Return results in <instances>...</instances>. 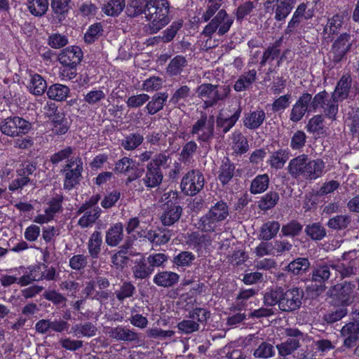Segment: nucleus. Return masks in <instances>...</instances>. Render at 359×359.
Instances as JSON below:
<instances>
[{"label":"nucleus","mask_w":359,"mask_h":359,"mask_svg":"<svg viewBox=\"0 0 359 359\" xmlns=\"http://www.w3.org/2000/svg\"><path fill=\"white\" fill-rule=\"evenodd\" d=\"M198 149L195 141L187 142L183 147L180 153V160L184 163L190 162Z\"/></svg>","instance_id":"nucleus-61"},{"label":"nucleus","mask_w":359,"mask_h":359,"mask_svg":"<svg viewBox=\"0 0 359 359\" xmlns=\"http://www.w3.org/2000/svg\"><path fill=\"white\" fill-rule=\"evenodd\" d=\"M215 118L203 114L192 126L190 134L200 142L208 143L214 137Z\"/></svg>","instance_id":"nucleus-5"},{"label":"nucleus","mask_w":359,"mask_h":359,"mask_svg":"<svg viewBox=\"0 0 359 359\" xmlns=\"http://www.w3.org/2000/svg\"><path fill=\"white\" fill-rule=\"evenodd\" d=\"M47 88L46 82L39 74L32 76L29 86V91L35 95H42Z\"/></svg>","instance_id":"nucleus-53"},{"label":"nucleus","mask_w":359,"mask_h":359,"mask_svg":"<svg viewBox=\"0 0 359 359\" xmlns=\"http://www.w3.org/2000/svg\"><path fill=\"white\" fill-rule=\"evenodd\" d=\"M338 100H334V97H331L325 102V104L321 108L323 111L325 116L332 120H335L336 115L338 113L339 104Z\"/></svg>","instance_id":"nucleus-59"},{"label":"nucleus","mask_w":359,"mask_h":359,"mask_svg":"<svg viewBox=\"0 0 359 359\" xmlns=\"http://www.w3.org/2000/svg\"><path fill=\"white\" fill-rule=\"evenodd\" d=\"M83 170V161L79 156L69 159L61 170V172L65 175L64 189L72 190L79 184L82 177Z\"/></svg>","instance_id":"nucleus-4"},{"label":"nucleus","mask_w":359,"mask_h":359,"mask_svg":"<svg viewBox=\"0 0 359 359\" xmlns=\"http://www.w3.org/2000/svg\"><path fill=\"white\" fill-rule=\"evenodd\" d=\"M235 165L229 157L224 156L222 159L218 171V180L222 185L227 184L234 175Z\"/></svg>","instance_id":"nucleus-23"},{"label":"nucleus","mask_w":359,"mask_h":359,"mask_svg":"<svg viewBox=\"0 0 359 359\" xmlns=\"http://www.w3.org/2000/svg\"><path fill=\"white\" fill-rule=\"evenodd\" d=\"M168 97V94L167 93H156L146 106L147 113L154 115L163 109Z\"/></svg>","instance_id":"nucleus-31"},{"label":"nucleus","mask_w":359,"mask_h":359,"mask_svg":"<svg viewBox=\"0 0 359 359\" xmlns=\"http://www.w3.org/2000/svg\"><path fill=\"white\" fill-rule=\"evenodd\" d=\"M258 1H247L241 4L236 10V18L237 20L241 21L245 16L250 15L253 13L254 10L258 6Z\"/></svg>","instance_id":"nucleus-56"},{"label":"nucleus","mask_w":359,"mask_h":359,"mask_svg":"<svg viewBox=\"0 0 359 359\" xmlns=\"http://www.w3.org/2000/svg\"><path fill=\"white\" fill-rule=\"evenodd\" d=\"M304 231L306 236L313 241H321L327 234L325 228L320 222L306 225Z\"/></svg>","instance_id":"nucleus-43"},{"label":"nucleus","mask_w":359,"mask_h":359,"mask_svg":"<svg viewBox=\"0 0 359 359\" xmlns=\"http://www.w3.org/2000/svg\"><path fill=\"white\" fill-rule=\"evenodd\" d=\"M352 86V78L349 74H345L338 81L332 93L334 100L343 101L348 98Z\"/></svg>","instance_id":"nucleus-16"},{"label":"nucleus","mask_w":359,"mask_h":359,"mask_svg":"<svg viewBox=\"0 0 359 359\" xmlns=\"http://www.w3.org/2000/svg\"><path fill=\"white\" fill-rule=\"evenodd\" d=\"M146 11V18L149 21L147 30L150 34L157 33L170 22V4L167 0H149Z\"/></svg>","instance_id":"nucleus-2"},{"label":"nucleus","mask_w":359,"mask_h":359,"mask_svg":"<svg viewBox=\"0 0 359 359\" xmlns=\"http://www.w3.org/2000/svg\"><path fill=\"white\" fill-rule=\"evenodd\" d=\"M353 40L348 33L340 34L332 45L330 59L336 65L346 60V55L351 50Z\"/></svg>","instance_id":"nucleus-8"},{"label":"nucleus","mask_w":359,"mask_h":359,"mask_svg":"<svg viewBox=\"0 0 359 359\" xmlns=\"http://www.w3.org/2000/svg\"><path fill=\"white\" fill-rule=\"evenodd\" d=\"M50 8L54 17L61 22L66 18L72 8L71 0H51Z\"/></svg>","instance_id":"nucleus-27"},{"label":"nucleus","mask_w":359,"mask_h":359,"mask_svg":"<svg viewBox=\"0 0 359 359\" xmlns=\"http://www.w3.org/2000/svg\"><path fill=\"white\" fill-rule=\"evenodd\" d=\"M204 182L203 173L198 170H192L183 177L181 188L187 195L195 196L203 188Z\"/></svg>","instance_id":"nucleus-11"},{"label":"nucleus","mask_w":359,"mask_h":359,"mask_svg":"<svg viewBox=\"0 0 359 359\" xmlns=\"http://www.w3.org/2000/svg\"><path fill=\"white\" fill-rule=\"evenodd\" d=\"M125 0H109L104 4L102 11L107 15L117 16L125 8Z\"/></svg>","instance_id":"nucleus-46"},{"label":"nucleus","mask_w":359,"mask_h":359,"mask_svg":"<svg viewBox=\"0 0 359 359\" xmlns=\"http://www.w3.org/2000/svg\"><path fill=\"white\" fill-rule=\"evenodd\" d=\"M306 5L304 3L300 4L294 11L292 19L288 22L287 27L285 31V34H290L295 29L296 26L302 21V18L308 19L309 16H306Z\"/></svg>","instance_id":"nucleus-40"},{"label":"nucleus","mask_w":359,"mask_h":359,"mask_svg":"<svg viewBox=\"0 0 359 359\" xmlns=\"http://www.w3.org/2000/svg\"><path fill=\"white\" fill-rule=\"evenodd\" d=\"M269 184V175L267 174L259 175L252 181L250 191L252 194H261L268 189Z\"/></svg>","instance_id":"nucleus-47"},{"label":"nucleus","mask_w":359,"mask_h":359,"mask_svg":"<svg viewBox=\"0 0 359 359\" xmlns=\"http://www.w3.org/2000/svg\"><path fill=\"white\" fill-rule=\"evenodd\" d=\"M100 212L101 210L99 208H95L85 212L84 215L79 220V225L82 228H86L93 224L100 217Z\"/></svg>","instance_id":"nucleus-57"},{"label":"nucleus","mask_w":359,"mask_h":359,"mask_svg":"<svg viewBox=\"0 0 359 359\" xmlns=\"http://www.w3.org/2000/svg\"><path fill=\"white\" fill-rule=\"evenodd\" d=\"M279 201V194L276 191H269L263 196L258 202V207L264 211H266L275 207Z\"/></svg>","instance_id":"nucleus-52"},{"label":"nucleus","mask_w":359,"mask_h":359,"mask_svg":"<svg viewBox=\"0 0 359 359\" xmlns=\"http://www.w3.org/2000/svg\"><path fill=\"white\" fill-rule=\"evenodd\" d=\"M149 0H133L127 6L126 13L129 17H137L142 13L146 15V10L149 6Z\"/></svg>","instance_id":"nucleus-41"},{"label":"nucleus","mask_w":359,"mask_h":359,"mask_svg":"<svg viewBox=\"0 0 359 359\" xmlns=\"http://www.w3.org/2000/svg\"><path fill=\"white\" fill-rule=\"evenodd\" d=\"M196 259V256L189 251H181L172 259V264L177 268L189 267Z\"/></svg>","instance_id":"nucleus-45"},{"label":"nucleus","mask_w":359,"mask_h":359,"mask_svg":"<svg viewBox=\"0 0 359 359\" xmlns=\"http://www.w3.org/2000/svg\"><path fill=\"white\" fill-rule=\"evenodd\" d=\"M351 222V217L346 215H338L331 217L327 222V226L334 230L346 229Z\"/></svg>","instance_id":"nucleus-49"},{"label":"nucleus","mask_w":359,"mask_h":359,"mask_svg":"<svg viewBox=\"0 0 359 359\" xmlns=\"http://www.w3.org/2000/svg\"><path fill=\"white\" fill-rule=\"evenodd\" d=\"M72 330L77 337H93L97 332V327L90 322L75 324L72 327Z\"/></svg>","instance_id":"nucleus-35"},{"label":"nucleus","mask_w":359,"mask_h":359,"mask_svg":"<svg viewBox=\"0 0 359 359\" xmlns=\"http://www.w3.org/2000/svg\"><path fill=\"white\" fill-rule=\"evenodd\" d=\"M303 229V225L297 220H292L283 225L281 233L284 236L295 237L299 236Z\"/></svg>","instance_id":"nucleus-58"},{"label":"nucleus","mask_w":359,"mask_h":359,"mask_svg":"<svg viewBox=\"0 0 359 359\" xmlns=\"http://www.w3.org/2000/svg\"><path fill=\"white\" fill-rule=\"evenodd\" d=\"M187 65V60L182 55L174 57L169 62L166 72L170 76H175L180 74L184 68Z\"/></svg>","instance_id":"nucleus-39"},{"label":"nucleus","mask_w":359,"mask_h":359,"mask_svg":"<svg viewBox=\"0 0 359 359\" xmlns=\"http://www.w3.org/2000/svg\"><path fill=\"white\" fill-rule=\"evenodd\" d=\"M183 25L182 20L173 22L169 27L162 32V36H159L163 43L171 41L176 36L177 32L182 28Z\"/></svg>","instance_id":"nucleus-60"},{"label":"nucleus","mask_w":359,"mask_h":359,"mask_svg":"<svg viewBox=\"0 0 359 359\" xmlns=\"http://www.w3.org/2000/svg\"><path fill=\"white\" fill-rule=\"evenodd\" d=\"M331 266L325 262L317 264L313 266L311 278L313 281L320 282L325 284V282L330 278Z\"/></svg>","instance_id":"nucleus-29"},{"label":"nucleus","mask_w":359,"mask_h":359,"mask_svg":"<svg viewBox=\"0 0 359 359\" xmlns=\"http://www.w3.org/2000/svg\"><path fill=\"white\" fill-rule=\"evenodd\" d=\"M197 97L203 102V108L207 109L217 104L215 85L202 83L196 89Z\"/></svg>","instance_id":"nucleus-15"},{"label":"nucleus","mask_w":359,"mask_h":359,"mask_svg":"<svg viewBox=\"0 0 359 359\" xmlns=\"http://www.w3.org/2000/svg\"><path fill=\"white\" fill-rule=\"evenodd\" d=\"M208 212H210L212 216L217 219L218 221L222 222L229 216V210L226 203L223 201H220L212 206Z\"/></svg>","instance_id":"nucleus-51"},{"label":"nucleus","mask_w":359,"mask_h":359,"mask_svg":"<svg viewBox=\"0 0 359 359\" xmlns=\"http://www.w3.org/2000/svg\"><path fill=\"white\" fill-rule=\"evenodd\" d=\"M265 119V111L262 109H257L245 113L243 118V123L246 128L254 130L259 128Z\"/></svg>","instance_id":"nucleus-17"},{"label":"nucleus","mask_w":359,"mask_h":359,"mask_svg":"<svg viewBox=\"0 0 359 359\" xmlns=\"http://www.w3.org/2000/svg\"><path fill=\"white\" fill-rule=\"evenodd\" d=\"M180 280V276L172 271H163L158 272L153 278V282L159 287H172Z\"/></svg>","instance_id":"nucleus-21"},{"label":"nucleus","mask_w":359,"mask_h":359,"mask_svg":"<svg viewBox=\"0 0 359 359\" xmlns=\"http://www.w3.org/2000/svg\"><path fill=\"white\" fill-rule=\"evenodd\" d=\"M109 335L111 338L117 341L139 342L140 335L133 330L127 328L126 327L118 326L111 328L109 331Z\"/></svg>","instance_id":"nucleus-18"},{"label":"nucleus","mask_w":359,"mask_h":359,"mask_svg":"<svg viewBox=\"0 0 359 359\" xmlns=\"http://www.w3.org/2000/svg\"><path fill=\"white\" fill-rule=\"evenodd\" d=\"M257 80V71L253 69L241 74L233 85L236 92L245 91L249 89Z\"/></svg>","instance_id":"nucleus-26"},{"label":"nucleus","mask_w":359,"mask_h":359,"mask_svg":"<svg viewBox=\"0 0 359 359\" xmlns=\"http://www.w3.org/2000/svg\"><path fill=\"white\" fill-rule=\"evenodd\" d=\"M102 244V238L100 231H94L88 241V250L90 256L93 259H97L101 252Z\"/></svg>","instance_id":"nucleus-38"},{"label":"nucleus","mask_w":359,"mask_h":359,"mask_svg":"<svg viewBox=\"0 0 359 359\" xmlns=\"http://www.w3.org/2000/svg\"><path fill=\"white\" fill-rule=\"evenodd\" d=\"M325 164L322 159L311 160L309 158L306 177V180H315L321 177L325 172Z\"/></svg>","instance_id":"nucleus-24"},{"label":"nucleus","mask_w":359,"mask_h":359,"mask_svg":"<svg viewBox=\"0 0 359 359\" xmlns=\"http://www.w3.org/2000/svg\"><path fill=\"white\" fill-rule=\"evenodd\" d=\"M285 334L288 337L286 341L276 346L278 353L281 355L292 354L299 348V341L304 339V333L296 328H287Z\"/></svg>","instance_id":"nucleus-12"},{"label":"nucleus","mask_w":359,"mask_h":359,"mask_svg":"<svg viewBox=\"0 0 359 359\" xmlns=\"http://www.w3.org/2000/svg\"><path fill=\"white\" fill-rule=\"evenodd\" d=\"M233 22L232 18L228 15L225 10L222 9L205 27L203 34L210 36L218 29L217 34L222 36L229 30Z\"/></svg>","instance_id":"nucleus-9"},{"label":"nucleus","mask_w":359,"mask_h":359,"mask_svg":"<svg viewBox=\"0 0 359 359\" xmlns=\"http://www.w3.org/2000/svg\"><path fill=\"white\" fill-rule=\"evenodd\" d=\"M123 225L121 222H117L106 231L105 243L110 247H116L123 241Z\"/></svg>","instance_id":"nucleus-19"},{"label":"nucleus","mask_w":359,"mask_h":359,"mask_svg":"<svg viewBox=\"0 0 359 359\" xmlns=\"http://www.w3.org/2000/svg\"><path fill=\"white\" fill-rule=\"evenodd\" d=\"M357 261L352 259L346 262H338L330 264L331 268L337 271L342 278L349 277L355 273Z\"/></svg>","instance_id":"nucleus-36"},{"label":"nucleus","mask_w":359,"mask_h":359,"mask_svg":"<svg viewBox=\"0 0 359 359\" xmlns=\"http://www.w3.org/2000/svg\"><path fill=\"white\" fill-rule=\"evenodd\" d=\"M144 137L140 133H135L127 135L122 140L121 146L128 151L134 150L138 147L143 142Z\"/></svg>","instance_id":"nucleus-55"},{"label":"nucleus","mask_w":359,"mask_h":359,"mask_svg":"<svg viewBox=\"0 0 359 359\" xmlns=\"http://www.w3.org/2000/svg\"><path fill=\"white\" fill-rule=\"evenodd\" d=\"M220 222L211 215L210 212L205 213L200 217L196 224L198 229L202 232L211 233L214 232L217 227L219 226Z\"/></svg>","instance_id":"nucleus-30"},{"label":"nucleus","mask_w":359,"mask_h":359,"mask_svg":"<svg viewBox=\"0 0 359 359\" xmlns=\"http://www.w3.org/2000/svg\"><path fill=\"white\" fill-rule=\"evenodd\" d=\"M304 297V292L301 287H292L285 290L278 287L264 294V303L269 306L277 304L281 311L290 313L301 308Z\"/></svg>","instance_id":"nucleus-1"},{"label":"nucleus","mask_w":359,"mask_h":359,"mask_svg":"<svg viewBox=\"0 0 359 359\" xmlns=\"http://www.w3.org/2000/svg\"><path fill=\"white\" fill-rule=\"evenodd\" d=\"M310 267V262L307 258L298 257L290 262L285 270L291 272L294 275H302L306 273Z\"/></svg>","instance_id":"nucleus-34"},{"label":"nucleus","mask_w":359,"mask_h":359,"mask_svg":"<svg viewBox=\"0 0 359 359\" xmlns=\"http://www.w3.org/2000/svg\"><path fill=\"white\" fill-rule=\"evenodd\" d=\"M325 284L320 282L313 281L310 278L309 280L306 283V292L311 297H317L322 294L326 290Z\"/></svg>","instance_id":"nucleus-63"},{"label":"nucleus","mask_w":359,"mask_h":359,"mask_svg":"<svg viewBox=\"0 0 359 359\" xmlns=\"http://www.w3.org/2000/svg\"><path fill=\"white\" fill-rule=\"evenodd\" d=\"M280 223L277 221H268L260 228L259 239L268 241L274 238L280 230Z\"/></svg>","instance_id":"nucleus-32"},{"label":"nucleus","mask_w":359,"mask_h":359,"mask_svg":"<svg viewBox=\"0 0 359 359\" xmlns=\"http://www.w3.org/2000/svg\"><path fill=\"white\" fill-rule=\"evenodd\" d=\"M283 40V37H280L264 50L259 62L261 66H265L266 63H269L280 57V46L282 45Z\"/></svg>","instance_id":"nucleus-22"},{"label":"nucleus","mask_w":359,"mask_h":359,"mask_svg":"<svg viewBox=\"0 0 359 359\" xmlns=\"http://www.w3.org/2000/svg\"><path fill=\"white\" fill-rule=\"evenodd\" d=\"M48 0H27V6L30 13L36 17L45 15L48 8Z\"/></svg>","instance_id":"nucleus-44"},{"label":"nucleus","mask_w":359,"mask_h":359,"mask_svg":"<svg viewBox=\"0 0 359 359\" xmlns=\"http://www.w3.org/2000/svg\"><path fill=\"white\" fill-rule=\"evenodd\" d=\"M190 97L191 88L187 85L181 86L172 95L170 102L172 104L185 106V102L189 100Z\"/></svg>","instance_id":"nucleus-42"},{"label":"nucleus","mask_w":359,"mask_h":359,"mask_svg":"<svg viewBox=\"0 0 359 359\" xmlns=\"http://www.w3.org/2000/svg\"><path fill=\"white\" fill-rule=\"evenodd\" d=\"M168 195L171 199L163 204V213L160 217L162 224L165 226L174 224L180 219L182 213V208L180 205L177 194L170 192Z\"/></svg>","instance_id":"nucleus-7"},{"label":"nucleus","mask_w":359,"mask_h":359,"mask_svg":"<svg viewBox=\"0 0 359 359\" xmlns=\"http://www.w3.org/2000/svg\"><path fill=\"white\" fill-rule=\"evenodd\" d=\"M241 114V107H239L235 112L228 118L222 117V114H219L216 118L217 129L221 130V133L223 134L227 133L239 119Z\"/></svg>","instance_id":"nucleus-25"},{"label":"nucleus","mask_w":359,"mask_h":359,"mask_svg":"<svg viewBox=\"0 0 359 359\" xmlns=\"http://www.w3.org/2000/svg\"><path fill=\"white\" fill-rule=\"evenodd\" d=\"M83 52L78 46L63 50L58 55V60L63 66L76 67L81 61Z\"/></svg>","instance_id":"nucleus-14"},{"label":"nucleus","mask_w":359,"mask_h":359,"mask_svg":"<svg viewBox=\"0 0 359 359\" xmlns=\"http://www.w3.org/2000/svg\"><path fill=\"white\" fill-rule=\"evenodd\" d=\"M355 287V284L345 281L331 287L327 292V296L332 298L337 304L346 307L354 299L353 293Z\"/></svg>","instance_id":"nucleus-6"},{"label":"nucleus","mask_w":359,"mask_h":359,"mask_svg":"<svg viewBox=\"0 0 359 359\" xmlns=\"http://www.w3.org/2000/svg\"><path fill=\"white\" fill-rule=\"evenodd\" d=\"M163 175L161 170L156 169L151 165H147L145 175L142 182L148 189L158 187L162 182Z\"/></svg>","instance_id":"nucleus-20"},{"label":"nucleus","mask_w":359,"mask_h":359,"mask_svg":"<svg viewBox=\"0 0 359 359\" xmlns=\"http://www.w3.org/2000/svg\"><path fill=\"white\" fill-rule=\"evenodd\" d=\"M52 123V130L56 135L65 134L69 128V121L64 114L55 116V117L53 118Z\"/></svg>","instance_id":"nucleus-54"},{"label":"nucleus","mask_w":359,"mask_h":359,"mask_svg":"<svg viewBox=\"0 0 359 359\" xmlns=\"http://www.w3.org/2000/svg\"><path fill=\"white\" fill-rule=\"evenodd\" d=\"M297 0H266L264 4L266 13H274V20L285 21L294 7Z\"/></svg>","instance_id":"nucleus-10"},{"label":"nucleus","mask_w":359,"mask_h":359,"mask_svg":"<svg viewBox=\"0 0 359 359\" xmlns=\"http://www.w3.org/2000/svg\"><path fill=\"white\" fill-rule=\"evenodd\" d=\"M74 150L75 149L72 147H66L57 152L53 154L50 156V161L53 165H57L65 160H67L68 161L69 159H71L72 157V155L74 154Z\"/></svg>","instance_id":"nucleus-62"},{"label":"nucleus","mask_w":359,"mask_h":359,"mask_svg":"<svg viewBox=\"0 0 359 359\" xmlns=\"http://www.w3.org/2000/svg\"><path fill=\"white\" fill-rule=\"evenodd\" d=\"M309 157L306 154H301L292 158L289 162L287 172L294 179L303 177L305 179Z\"/></svg>","instance_id":"nucleus-13"},{"label":"nucleus","mask_w":359,"mask_h":359,"mask_svg":"<svg viewBox=\"0 0 359 359\" xmlns=\"http://www.w3.org/2000/svg\"><path fill=\"white\" fill-rule=\"evenodd\" d=\"M135 292V287L130 282L125 281L120 289L116 291L115 294L118 301L123 302L125 299L133 297Z\"/></svg>","instance_id":"nucleus-64"},{"label":"nucleus","mask_w":359,"mask_h":359,"mask_svg":"<svg viewBox=\"0 0 359 359\" xmlns=\"http://www.w3.org/2000/svg\"><path fill=\"white\" fill-rule=\"evenodd\" d=\"M33 123L17 115L8 116L1 120V133L10 137H19L29 133Z\"/></svg>","instance_id":"nucleus-3"},{"label":"nucleus","mask_w":359,"mask_h":359,"mask_svg":"<svg viewBox=\"0 0 359 359\" xmlns=\"http://www.w3.org/2000/svg\"><path fill=\"white\" fill-rule=\"evenodd\" d=\"M344 18L340 15H334L329 18L326 25L324 27L323 32L325 34L330 35L338 34L342 27Z\"/></svg>","instance_id":"nucleus-50"},{"label":"nucleus","mask_w":359,"mask_h":359,"mask_svg":"<svg viewBox=\"0 0 359 359\" xmlns=\"http://www.w3.org/2000/svg\"><path fill=\"white\" fill-rule=\"evenodd\" d=\"M69 93V88L65 85L55 83L50 86L47 90L48 97L56 101H64Z\"/></svg>","instance_id":"nucleus-37"},{"label":"nucleus","mask_w":359,"mask_h":359,"mask_svg":"<svg viewBox=\"0 0 359 359\" xmlns=\"http://www.w3.org/2000/svg\"><path fill=\"white\" fill-rule=\"evenodd\" d=\"M233 148L237 154H245L249 149L247 138L239 131H235L232 134Z\"/></svg>","instance_id":"nucleus-48"},{"label":"nucleus","mask_w":359,"mask_h":359,"mask_svg":"<svg viewBox=\"0 0 359 359\" xmlns=\"http://www.w3.org/2000/svg\"><path fill=\"white\" fill-rule=\"evenodd\" d=\"M146 260V258L144 257L135 261L134 266L132 267L135 278L146 279L153 273V269H151V266H149Z\"/></svg>","instance_id":"nucleus-28"},{"label":"nucleus","mask_w":359,"mask_h":359,"mask_svg":"<svg viewBox=\"0 0 359 359\" xmlns=\"http://www.w3.org/2000/svg\"><path fill=\"white\" fill-rule=\"evenodd\" d=\"M290 158V151L286 149H280L271 154L268 163L271 168L279 170L283 168L285 163Z\"/></svg>","instance_id":"nucleus-33"}]
</instances>
